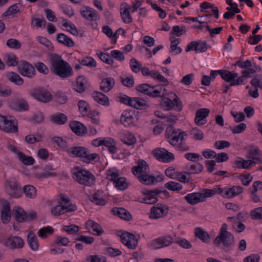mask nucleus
<instances>
[{
    "mask_svg": "<svg viewBox=\"0 0 262 262\" xmlns=\"http://www.w3.org/2000/svg\"><path fill=\"white\" fill-rule=\"evenodd\" d=\"M187 134L184 131L177 129L173 126H168L165 131V136L168 143L181 151L189 150V146L185 142Z\"/></svg>",
    "mask_w": 262,
    "mask_h": 262,
    "instance_id": "nucleus-1",
    "label": "nucleus"
},
{
    "mask_svg": "<svg viewBox=\"0 0 262 262\" xmlns=\"http://www.w3.org/2000/svg\"><path fill=\"white\" fill-rule=\"evenodd\" d=\"M73 179L80 185L90 187L95 184L96 178L90 171L77 167L73 169Z\"/></svg>",
    "mask_w": 262,
    "mask_h": 262,
    "instance_id": "nucleus-2",
    "label": "nucleus"
},
{
    "mask_svg": "<svg viewBox=\"0 0 262 262\" xmlns=\"http://www.w3.org/2000/svg\"><path fill=\"white\" fill-rule=\"evenodd\" d=\"M67 152L71 156L81 158L82 161L86 163L98 161L99 160L98 154H90L88 149L81 146L71 147L67 149Z\"/></svg>",
    "mask_w": 262,
    "mask_h": 262,
    "instance_id": "nucleus-3",
    "label": "nucleus"
},
{
    "mask_svg": "<svg viewBox=\"0 0 262 262\" xmlns=\"http://www.w3.org/2000/svg\"><path fill=\"white\" fill-rule=\"evenodd\" d=\"M228 226L226 224H223L220 229L219 235L214 239V244L219 245L223 243L225 246H230L234 242V237L230 232L228 231Z\"/></svg>",
    "mask_w": 262,
    "mask_h": 262,
    "instance_id": "nucleus-4",
    "label": "nucleus"
},
{
    "mask_svg": "<svg viewBox=\"0 0 262 262\" xmlns=\"http://www.w3.org/2000/svg\"><path fill=\"white\" fill-rule=\"evenodd\" d=\"M3 244L11 250L18 249L24 246V241L23 238L18 236H10L4 242Z\"/></svg>",
    "mask_w": 262,
    "mask_h": 262,
    "instance_id": "nucleus-5",
    "label": "nucleus"
},
{
    "mask_svg": "<svg viewBox=\"0 0 262 262\" xmlns=\"http://www.w3.org/2000/svg\"><path fill=\"white\" fill-rule=\"evenodd\" d=\"M153 155L159 161L168 163L174 159L173 155L164 148H157L153 151Z\"/></svg>",
    "mask_w": 262,
    "mask_h": 262,
    "instance_id": "nucleus-6",
    "label": "nucleus"
},
{
    "mask_svg": "<svg viewBox=\"0 0 262 262\" xmlns=\"http://www.w3.org/2000/svg\"><path fill=\"white\" fill-rule=\"evenodd\" d=\"M168 212V207L163 204L154 205L150 210V217L159 219L166 216Z\"/></svg>",
    "mask_w": 262,
    "mask_h": 262,
    "instance_id": "nucleus-7",
    "label": "nucleus"
},
{
    "mask_svg": "<svg viewBox=\"0 0 262 262\" xmlns=\"http://www.w3.org/2000/svg\"><path fill=\"white\" fill-rule=\"evenodd\" d=\"M2 208L1 211V218L4 224H8L11 219V209L9 203L5 200H1Z\"/></svg>",
    "mask_w": 262,
    "mask_h": 262,
    "instance_id": "nucleus-8",
    "label": "nucleus"
},
{
    "mask_svg": "<svg viewBox=\"0 0 262 262\" xmlns=\"http://www.w3.org/2000/svg\"><path fill=\"white\" fill-rule=\"evenodd\" d=\"M163 192L165 194H168V192L164 190L162 191L159 189L155 190H146L144 192L146 195L143 198L142 202L148 204H154L157 202L158 198L156 196L158 194Z\"/></svg>",
    "mask_w": 262,
    "mask_h": 262,
    "instance_id": "nucleus-9",
    "label": "nucleus"
},
{
    "mask_svg": "<svg viewBox=\"0 0 262 262\" xmlns=\"http://www.w3.org/2000/svg\"><path fill=\"white\" fill-rule=\"evenodd\" d=\"M52 72L55 75L63 78H66L73 75L72 67H52Z\"/></svg>",
    "mask_w": 262,
    "mask_h": 262,
    "instance_id": "nucleus-10",
    "label": "nucleus"
},
{
    "mask_svg": "<svg viewBox=\"0 0 262 262\" xmlns=\"http://www.w3.org/2000/svg\"><path fill=\"white\" fill-rule=\"evenodd\" d=\"M9 106L11 109L19 112L26 111L29 108V105L24 99L11 100Z\"/></svg>",
    "mask_w": 262,
    "mask_h": 262,
    "instance_id": "nucleus-11",
    "label": "nucleus"
},
{
    "mask_svg": "<svg viewBox=\"0 0 262 262\" xmlns=\"http://www.w3.org/2000/svg\"><path fill=\"white\" fill-rule=\"evenodd\" d=\"M31 96L38 101L43 103H48L53 98L52 94L48 91L43 92L35 91L31 92Z\"/></svg>",
    "mask_w": 262,
    "mask_h": 262,
    "instance_id": "nucleus-12",
    "label": "nucleus"
},
{
    "mask_svg": "<svg viewBox=\"0 0 262 262\" xmlns=\"http://www.w3.org/2000/svg\"><path fill=\"white\" fill-rule=\"evenodd\" d=\"M137 164V166L132 167V172L138 178L139 175L147 173L149 167L147 163L143 160L138 161Z\"/></svg>",
    "mask_w": 262,
    "mask_h": 262,
    "instance_id": "nucleus-13",
    "label": "nucleus"
},
{
    "mask_svg": "<svg viewBox=\"0 0 262 262\" xmlns=\"http://www.w3.org/2000/svg\"><path fill=\"white\" fill-rule=\"evenodd\" d=\"M5 62L7 66H32L23 60H17V57L14 54H7L5 57Z\"/></svg>",
    "mask_w": 262,
    "mask_h": 262,
    "instance_id": "nucleus-14",
    "label": "nucleus"
},
{
    "mask_svg": "<svg viewBox=\"0 0 262 262\" xmlns=\"http://www.w3.org/2000/svg\"><path fill=\"white\" fill-rule=\"evenodd\" d=\"M210 111L208 108H200L196 112L195 123L198 125H203L205 122H203L209 115Z\"/></svg>",
    "mask_w": 262,
    "mask_h": 262,
    "instance_id": "nucleus-15",
    "label": "nucleus"
},
{
    "mask_svg": "<svg viewBox=\"0 0 262 262\" xmlns=\"http://www.w3.org/2000/svg\"><path fill=\"white\" fill-rule=\"evenodd\" d=\"M12 214L17 222H26V212L21 207L15 206L12 210Z\"/></svg>",
    "mask_w": 262,
    "mask_h": 262,
    "instance_id": "nucleus-16",
    "label": "nucleus"
},
{
    "mask_svg": "<svg viewBox=\"0 0 262 262\" xmlns=\"http://www.w3.org/2000/svg\"><path fill=\"white\" fill-rule=\"evenodd\" d=\"M120 13L121 17L125 23L131 22V17L130 16V6L126 3H123L120 6Z\"/></svg>",
    "mask_w": 262,
    "mask_h": 262,
    "instance_id": "nucleus-17",
    "label": "nucleus"
},
{
    "mask_svg": "<svg viewBox=\"0 0 262 262\" xmlns=\"http://www.w3.org/2000/svg\"><path fill=\"white\" fill-rule=\"evenodd\" d=\"M70 126L72 130L77 135L82 136L86 133V128L80 122L72 121L70 123Z\"/></svg>",
    "mask_w": 262,
    "mask_h": 262,
    "instance_id": "nucleus-18",
    "label": "nucleus"
},
{
    "mask_svg": "<svg viewBox=\"0 0 262 262\" xmlns=\"http://www.w3.org/2000/svg\"><path fill=\"white\" fill-rule=\"evenodd\" d=\"M27 242L30 248L34 251L39 248V244L36 236L32 231H30L27 236Z\"/></svg>",
    "mask_w": 262,
    "mask_h": 262,
    "instance_id": "nucleus-19",
    "label": "nucleus"
},
{
    "mask_svg": "<svg viewBox=\"0 0 262 262\" xmlns=\"http://www.w3.org/2000/svg\"><path fill=\"white\" fill-rule=\"evenodd\" d=\"M238 74L236 73H233L228 70H222L221 72V77L226 82L230 83V86H232L234 85H231L232 82H234L235 79L237 78Z\"/></svg>",
    "mask_w": 262,
    "mask_h": 262,
    "instance_id": "nucleus-20",
    "label": "nucleus"
},
{
    "mask_svg": "<svg viewBox=\"0 0 262 262\" xmlns=\"http://www.w3.org/2000/svg\"><path fill=\"white\" fill-rule=\"evenodd\" d=\"M94 99L101 105L108 106L110 104L108 97L101 92H94L93 93Z\"/></svg>",
    "mask_w": 262,
    "mask_h": 262,
    "instance_id": "nucleus-21",
    "label": "nucleus"
},
{
    "mask_svg": "<svg viewBox=\"0 0 262 262\" xmlns=\"http://www.w3.org/2000/svg\"><path fill=\"white\" fill-rule=\"evenodd\" d=\"M243 191V189L239 186H234L231 188L226 189L225 197L228 199L232 198Z\"/></svg>",
    "mask_w": 262,
    "mask_h": 262,
    "instance_id": "nucleus-22",
    "label": "nucleus"
},
{
    "mask_svg": "<svg viewBox=\"0 0 262 262\" xmlns=\"http://www.w3.org/2000/svg\"><path fill=\"white\" fill-rule=\"evenodd\" d=\"M81 14L89 20H96L98 17L96 11L89 7H86L84 10H81Z\"/></svg>",
    "mask_w": 262,
    "mask_h": 262,
    "instance_id": "nucleus-23",
    "label": "nucleus"
},
{
    "mask_svg": "<svg viewBox=\"0 0 262 262\" xmlns=\"http://www.w3.org/2000/svg\"><path fill=\"white\" fill-rule=\"evenodd\" d=\"M17 71L23 76L32 78L35 74L34 67H18Z\"/></svg>",
    "mask_w": 262,
    "mask_h": 262,
    "instance_id": "nucleus-24",
    "label": "nucleus"
},
{
    "mask_svg": "<svg viewBox=\"0 0 262 262\" xmlns=\"http://www.w3.org/2000/svg\"><path fill=\"white\" fill-rule=\"evenodd\" d=\"M173 242V239L170 236H165L157 239L155 241L156 248H160L170 245Z\"/></svg>",
    "mask_w": 262,
    "mask_h": 262,
    "instance_id": "nucleus-25",
    "label": "nucleus"
},
{
    "mask_svg": "<svg viewBox=\"0 0 262 262\" xmlns=\"http://www.w3.org/2000/svg\"><path fill=\"white\" fill-rule=\"evenodd\" d=\"M50 61L52 66H69V63L63 60L57 54H52L50 56Z\"/></svg>",
    "mask_w": 262,
    "mask_h": 262,
    "instance_id": "nucleus-26",
    "label": "nucleus"
},
{
    "mask_svg": "<svg viewBox=\"0 0 262 262\" xmlns=\"http://www.w3.org/2000/svg\"><path fill=\"white\" fill-rule=\"evenodd\" d=\"M6 125L8 127V131H5L6 133H17L18 132L17 121L12 117H8Z\"/></svg>",
    "mask_w": 262,
    "mask_h": 262,
    "instance_id": "nucleus-27",
    "label": "nucleus"
},
{
    "mask_svg": "<svg viewBox=\"0 0 262 262\" xmlns=\"http://www.w3.org/2000/svg\"><path fill=\"white\" fill-rule=\"evenodd\" d=\"M130 110L124 111L119 121L125 127H129L131 125V114Z\"/></svg>",
    "mask_w": 262,
    "mask_h": 262,
    "instance_id": "nucleus-28",
    "label": "nucleus"
},
{
    "mask_svg": "<svg viewBox=\"0 0 262 262\" xmlns=\"http://www.w3.org/2000/svg\"><path fill=\"white\" fill-rule=\"evenodd\" d=\"M6 76L10 81L14 83L16 85H20L24 82L23 79L15 72H8L6 73Z\"/></svg>",
    "mask_w": 262,
    "mask_h": 262,
    "instance_id": "nucleus-29",
    "label": "nucleus"
},
{
    "mask_svg": "<svg viewBox=\"0 0 262 262\" xmlns=\"http://www.w3.org/2000/svg\"><path fill=\"white\" fill-rule=\"evenodd\" d=\"M201 195L202 194L200 192L192 193L187 194L185 198L188 203L194 205L203 201Z\"/></svg>",
    "mask_w": 262,
    "mask_h": 262,
    "instance_id": "nucleus-30",
    "label": "nucleus"
},
{
    "mask_svg": "<svg viewBox=\"0 0 262 262\" xmlns=\"http://www.w3.org/2000/svg\"><path fill=\"white\" fill-rule=\"evenodd\" d=\"M115 84L114 80L112 78H107L103 80L100 83V88L104 92L110 91Z\"/></svg>",
    "mask_w": 262,
    "mask_h": 262,
    "instance_id": "nucleus-31",
    "label": "nucleus"
},
{
    "mask_svg": "<svg viewBox=\"0 0 262 262\" xmlns=\"http://www.w3.org/2000/svg\"><path fill=\"white\" fill-rule=\"evenodd\" d=\"M118 235L120 237L122 243L126 245L129 249L131 248V233L128 232L119 231Z\"/></svg>",
    "mask_w": 262,
    "mask_h": 262,
    "instance_id": "nucleus-32",
    "label": "nucleus"
},
{
    "mask_svg": "<svg viewBox=\"0 0 262 262\" xmlns=\"http://www.w3.org/2000/svg\"><path fill=\"white\" fill-rule=\"evenodd\" d=\"M138 179L145 185H150L157 182L156 178L153 176H150L147 173H142L139 175Z\"/></svg>",
    "mask_w": 262,
    "mask_h": 262,
    "instance_id": "nucleus-33",
    "label": "nucleus"
},
{
    "mask_svg": "<svg viewBox=\"0 0 262 262\" xmlns=\"http://www.w3.org/2000/svg\"><path fill=\"white\" fill-rule=\"evenodd\" d=\"M21 7V5L20 4H15L10 6L6 12L3 13L2 17L3 18L6 17V18H7V17L11 15H13L18 12Z\"/></svg>",
    "mask_w": 262,
    "mask_h": 262,
    "instance_id": "nucleus-34",
    "label": "nucleus"
},
{
    "mask_svg": "<svg viewBox=\"0 0 262 262\" xmlns=\"http://www.w3.org/2000/svg\"><path fill=\"white\" fill-rule=\"evenodd\" d=\"M195 235L203 242L208 243L210 241V237L208 233L201 228L198 227L195 229Z\"/></svg>",
    "mask_w": 262,
    "mask_h": 262,
    "instance_id": "nucleus-35",
    "label": "nucleus"
},
{
    "mask_svg": "<svg viewBox=\"0 0 262 262\" xmlns=\"http://www.w3.org/2000/svg\"><path fill=\"white\" fill-rule=\"evenodd\" d=\"M247 158L254 161L253 165L255 163H262V160H261L259 155V149L257 148L251 149L249 152Z\"/></svg>",
    "mask_w": 262,
    "mask_h": 262,
    "instance_id": "nucleus-36",
    "label": "nucleus"
},
{
    "mask_svg": "<svg viewBox=\"0 0 262 262\" xmlns=\"http://www.w3.org/2000/svg\"><path fill=\"white\" fill-rule=\"evenodd\" d=\"M67 116L63 113H59L51 117V121L58 125L64 124L67 122Z\"/></svg>",
    "mask_w": 262,
    "mask_h": 262,
    "instance_id": "nucleus-37",
    "label": "nucleus"
},
{
    "mask_svg": "<svg viewBox=\"0 0 262 262\" xmlns=\"http://www.w3.org/2000/svg\"><path fill=\"white\" fill-rule=\"evenodd\" d=\"M57 39L59 43H62L68 47H71L74 45L71 38L63 33H59L57 36Z\"/></svg>",
    "mask_w": 262,
    "mask_h": 262,
    "instance_id": "nucleus-38",
    "label": "nucleus"
},
{
    "mask_svg": "<svg viewBox=\"0 0 262 262\" xmlns=\"http://www.w3.org/2000/svg\"><path fill=\"white\" fill-rule=\"evenodd\" d=\"M54 231L51 226H46L40 229L37 232V235L41 238H46L48 235L53 234Z\"/></svg>",
    "mask_w": 262,
    "mask_h": 262,
    "instance_id": "nucleus-39",
    "label": "nucleus"
},
{
    "mask_svg": "<svg viewBox=\"0 0 262 262\" xmlns=\"http://www.w3.org/2000/svg\"><path fill=\"white\" fill-rule=\"evenodd\" d=\"M17 157L19 160L26 165H32L34 163V159L31 156H26L21 152H17Z\"/></svg>",
    "mask_w": 262,
    "mask_h": 262,
    "instance_id": "nucleus-40",
    "label": "nucleus"
},
{
    "mask_svg": "<svg viewBox=\"0 0 262 262\" xmlns=\"http://www.w3.org/2000/svg\"><path fill=\"white\" fill-rule=\"evenodd\" d=\"M146 101L139 97L132 98V107L136 109H143L147 106Z\"/></svg>",
    "mask_w": 262,
    "mask_h": 262,
    "instance_id": "nucleus-41",
    "label": "nucleus"
},
{
    "mask_svg": "<svg viewBox=\"0 0 262 262\" xmlns=\"http://www.w3.org/2000/svg\"><path fill=\"white\" fill-rule=\"evenodd\" d=\"M86 226L92 228L93 231L96 232V235L98 236L101 235L104 232L101 226L93 220L88 221L86 223Z\"/></svg>",
    "mask_w": 262,
    "mask_h": 262,
    "instance_id": "nucleus-42",
    "label": "nucleus"
},
{
    "mask_svg": "<svg viewBox=\"0 0 262 262\" xmlns=\"http://www.w3.org/2000/svg\"><path fill=\"white\" fill-rule=\"evenodd\" d=\"M23 191L26 197L34 199L36 196V189L32 185H26L23 188Z\"/></svg>",
    "mask_w": 262,
    "mask_h": 262,
    "instance_id": "nucleus-43",
    "label": "nucleus"
},
{
    "mask_svg": "<svg viewBox=\"0 0 262 262\" xmlns=\"http://www.w3.org/2000/svg\"><path fill=\"white\" fill-rule=\"evenodd\" d=\"M85 79L82 77L79 76L77 78L76 84L74 86V90L78 93H82L85 90L84 82Z\"/></svg>",
    "mask_w": 262,
    "mask_h": 262,
    "instance_id": "nucleus-44",
    "label": "nucleus"
},
{
    "mask_svg": "<svg viewBox=\"0 0 262 262\" xmlns=\"http://www.w3.org/2000/svg\"><path fill=\"white\" fill-rule=\"evenodd\" d=\"M253 160H242L235 162L236 167L238 168H248L250 166L253 165Z\"/></svg>",
    "mask_w": 262,
    "mask_h": 262,
    "instance_id": "nucleus-45",
    "label": "nucleus"
},
{
    "mask_svg": "<svg viewBox=\"0 0 262 262\" xmlns=\"http://www.w3.org/2000/svg\"><path fill=\"white\" fill-rule=\"evenodd\" d=\"M165 187L171 191H179L182 189V185L177 182L170 181L165 184Z\"/></svg>",
    "mask_w": 262,
    "mask_h": 262,
    "instance_id": "nucleus-46",
    "label": "nucleus"
},
{
    "mask_svg": "<svg viewBox=\"0 0 262 262\" xmlns=\"http://www.w3.org/2000/svg\"><path fill=\"white\" fill-rule=\"evenodd\" d=\"M90 199L91 202L96 204V205L103 206L105 204L106 201L102 198L100 197L97 193L92 194Z\"/></svg>",
    "mask_w": 262,
    "mask_h": 262,
    "instance_id": "nucleus-47",
    "label": "nucleus"
},
{
    "mask_svg": "<svg viewBox=\"0 0 262 262\" xmlns=\"http://www.w3.org/2000/svg\"><path fill=\"white\" fill-rule=\"evenodd\" d=\"M116 100L120 103L131 106V98L123 94H119L116 97Z\"/></svg>",
    "mask_w": 262,
    "mask_h": 262,
    "instance_id": "nucleus-48",
    "label": "nucleus"
},
{
    "mask_svg": "<svg viewBox=\"0 0 262 262\" xmlns=\"http://www.w3.org/2000/svg\"><path fill=\"white\" fill-rule=\"evenodd\" d=\"M64 206L58 205L53 208L51 212L53 215L57 216L63 214L65 213Z\"/></svg>",
    "mask_w": 262,
    "mask_h": 262,
    "instance_id": "nucleus-49",
    "label": "nucleus"
},
{
    "mask_svg": "<svg viewBox=\"0 0 262 262\" xmlns=\"http://www.w3.org/2000/svg\"><path fill=\"white\" fill-rule=\"evenodd\" d=\"M156 87V86H150L149 85L147 84H142L140 85H138L136 87V90L137 91L140 92L145 94L147 95H148L150 92V89H154V88Z\"/></svg>",
    "mask_w": 262,
    "mask_h": 262,
    "instance_id": "nucleus-50",
    "label": "nucleus"
},
{
    "mask_svg": "<svg viewBox=\"0 0 262 262\" xmlns=\"http://www.w3.org/2000/svg\"><path fill=\"white\" fill-rule=\"evenodd\" d=\"M250 215L253 220H262V207L252 210Z\"/></svg>",
    "mask_w": 262,
    "mask_h": 262,
    "instance_id": "nucleus-51",
    "label": "nucleus"
},
{
    "mask_svg": "<svg viewBox=\"0 0 262 262\" xmlns=\"http://www.w3.org/2000/svg\"><path fill=\"white\" fill-rule=\"evenodd\" d=\"M186 31V30L184 26H174L172 27L170 33L176 34L177 36H180L182 35Z\"/></svg>",
    "mask_w": 262,
    "mask_h": 262,
    "instance_id": "nucleus-52",
    "label": "nucleus"
},
{
    "mask_svg": "<svg viewBox=\"0 0 262 262\" xmlns=\"http://www.w3.org/2000/svg\"><path fill=\"white\" fill-rule=\"evenodd\" d=\"M97 54L100 59L105 62L106 64H110L112 63L113 59L112 58L111 54L109 55L102 52L97 53Z\"/></svg>",
    "mask_w": 262,
    "mask_h": 262,
    "instance_id": "nucleus-53",
    "label": "nucleus"
},
{
    "mask_svg": "<svg viewBox=\"0 0 262 262\" xmlns=\"http://www.w3.org/2000/svg\"><path fill=\"white\" fill-rule=\"evenodd\" d=\"M46 21L44 18L40 19L34 17L32 18L31 26L32 27L41 28L42 26H45Z\"/></svg>",
    "mask_w": 262,
    "mask_h": 262,
    "instance_id": "nucleus-54",
    "label": "nucleus"
},
{
    "mask_svg": "<svg viewBox=\"0 0 262 262\" xmlns=\"http://www.w3.org/2000/svg\"><path fill=\"white\" fill-rule=\"evenodd\" d=\"M116 187L120 190H124L127 188V184L124 178L121 177L117 179L114 182Z\"/></svg>",
    "mask_w": 262,
    "mask_h": 262,
    "instance_id": "nucleus-55",
    "label": "nucleus"
},
{
    "mask_svg": "<svg viewBox=\"0 0 262 262\" xmlns=\"http://www.w3.org/2000/svg\"><path fill=\"white\" fill-rule=\"evenodd\" d=\"M79 111L83 114H86L90 110L89 105L85 101L80 100L78 103Z\"/></svg>",
    "mask_w": 262,
    "mask_h": 262,
    "instance_id": "nucleus-56",
    "label": "nucleus"
},
{
    "mask_svg": "<svg viewBox=\"0 0 262 262\" xmlns=\"http://www.w3.org/2000/svg\"><path fill=\"white\" fill-rule=\"evenodd\" d=\"M189 172L183 171V172H178L177 173H176V179H177L178 181H179L181 182H189V179L190 178H187L186 175L189 174Z\"/></svg>",
    "mask_w": 262,
    "mask_h": 262,
    "instance_id": "nucleus-57",
    "label": "nucleus"
},
{
    "mask_svg": "<svg viewBox=\"0 0 262 262\" xmlns=\"http://www.w3.org/2000/svg\"><path fill=\"white\" fill-rule=\"evenodd\" d=\"M6 45L8 47L15 49H18L21 47L20 42L18 40L13 38L8 39Z\"/></svg>",
    "mask_w": 262,
    "mask_h": 262,
    "instance_id": "nucleus-58",
    "label": "nucleus"
},
{
    "mask_svg": "<svg viewBox=\"0 0 262 262\" xmlns=\"http://www.w3.org/2000/svg\"><path fill=\"white\" fill-rule=\"evenodd\" d=\"M63 229L68 233L74 234L78 232L79 230V227L76 225L72 224L64 226Z\"/></svg>",
    "mask_w": 262,
    "mask_h": 262,
    "instance_id": "nucleus-59",
    "label": "nucleus"
},
{
    "mask_svg": "<svg viewBox=\"0 0 262 262\" xmlns=\"http://www.w3.org/2000/svg\"><path fill=\"white\" fill-rule=\"evenodd\" d=\"M161 105L167 111L172 110L174 107V103L168 98H165L161 103Z\"/></svg>",
    "mask_w": 262,
    "mask_h": 262,
    "instance_id": "nucleus-60",
    "label": "nucleus"
},
{
    "mask_svg": "<svg viewBox=\"0 0 262 262\" xmlns=\"http://www.w3.org/2000/svg\"><path fill=\"white\" fill-rule=\"evenodd\" d=\"M53 141L54 142L57 144V145L60 147L61 148H62L63 149H68V145L67 144V143L66 140L63 139L61 137H55L53 139Z\"/></svg>",
    "mask_w": 262,
    "mask_h": 262,
    "instance_id": "nucleus-61",
    "label": "nucleus"
},
{
    "mask_svg": "<svg viewBox=\"0 0 262 262\" xmlns=\"http://www.w3.org/2000/svg\"><path fill=\"white\" fill-rule=\"evenodd\" d=\"M111 55L112 58L118 61H122L124 59V56L122 52L119 50H112L111 51Z\"/></svg>",
    "mask_w": 262,
    "mask_h": 262,
    "instance_id": "nucleus-62",
    "label": "nucleus"
},
{
    "mask_svg": "<svg viewBox=\"0 0 262 262\" xmlns=\"http://www.w3.org/2000/svg\"><path fill=\"white\" fill-rule=\"evenodd\" d=\"M70 242V241L67 237L57 236L55 241V244L59 246H67Z\"/></svg>",
    "mask_w": 262,
    "mask_h": 262,
    "instance_id": "nucleus-63",
    "label": "nucleus"
},
{
    "mask_svg": "<svg viewBox=\"0 0 262 262\" xmlns=\"http://www.w3.org/2000/svg\"><path fill=\"white\" fill-rule=\"evenodd\" d=\"M87 260L90 262H106V258L102 256L90 255L88 257Z\"/></svg>",
    "mask_w": 262,
    "mask_h": 262,
    "instance_id": "nucleus-64",
    "label": "nucleus"
}]
</instances>
